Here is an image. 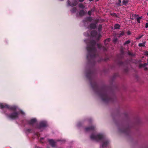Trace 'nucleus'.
<instances>
[{
    "label": "nucleus",
    "instance_id": "nucleus-1",
    "mask_svg": "<svg viewBox=\"0 0 148 148\" xmlns=\"http://www.w3.org/2000/svg\"><path fill=\"white\" fill-rule=\"evenodd\" d=\"M85 42L87 44V49L88 54L87 55V58L88 59L92 58L95 56L96 51L95 49L96 46L100 49H103V51L106 50V49L99 44H96L94 40L90 41V40H85Z\"/></svg>",
    "mask_w": 148,
    "mask_h": 148
},
{
    "label": "nucleus",
    "instance_id": "nucleus-2",
    "mask_svg": "<svg viewBox=\"0 0 148 148\" xmlns=\"http://www.w3.org/2000/svg\"><path fill=\"white\" fill-rule=\"evenodd\" d=\"M0 108L2 109H7V111L10 110L12 111V113L9 115H7L8 117L12 119H16L19 118L21 114H24V113L19 110L16 106H9L4 103H0Z\"/></svg>",
    "mask_w": 148,
    "mask_h": 148
},
{
    "label": "nucleus",
    "instance_id": "nucleus-3",
    "mask_svg": "<svg viewBox=\"0 0 148 148\" xmlns=\"http://www.w3.org/2000/svg\"><path fill=\"white\" fill-rule=\"evenodd\" d=\"M90 138L92 140L98 142H101L102 143L100 146V148L107 147L109 143V140L106 138L101 134H92L90 136Z\"/></svg>",
    "mask_w": 148,
    "mask_h": 148
},
{
    "label": "nucleus",
    "instance_id": "nucleus-4",
    "mask_svg": "<svg viewBox=\"0 0 148 148\" xmlns=\"http://www.w3.org/2000/svg\"><path fill=\"white\" fill-rule=\"evenodd\" d=\"M90 32L88 31L86 33H85L84 35L85 36L92 38L96 40H99V38L101 37V35L99 33H97V32L95 31L92 32L90 33Z\"/></svg>",
    "mask_w": 148,
    "mask_h": 148
},
{
    "label": "nucleus",
    "instance_id": "nucleus-5",
    "mask_svg": "<svg viewBox=\"0 0 148 148\" xmlns=\"http://www.w3.org/2000/svg\"><path fill=\"white\" fill-rule=\"evenodd\" d=\"M48 142L49 144L52 147H55L56 145L57 141H64V140H54L53 139H49L48 140Z\"/></svg>",
    "mask_w": 148,
    "mask_h": 148
},
{
    "label": "nucleus",
    "instance_id": "nucleus-6",
    "mask_svg": "<svg viewBox=\"0 0 148 148\" xmlns=\"http://www.w3.org/2000/svg\"><path fill=\"white\" fill-rule=\"evenodd\" d=\"M27 123L29 125H32L33 126H35L36 124V120L35 119H31L29 121H28Z\"/></svg>",
    "mask_w": 148,
    "mask_h": 148
},
{
    "label": "nucleus",
    "instance_id": "nucleus-7",
    "mask_svg": "<svg viewBox=\"0 0 148 148\" xmlns=\"http://www.w3.org/2000/svg\"><path fill=\"white\" fill-rule=\"evenodd\" d=\"M78 4L77 1L76 0H74L71 3L69 0L67 1V5L68 6H76Z\"/></svg>",
    "mask_w": 148,
    "mask_h": 148
},
{
    "label": "nucleus",
    "instance_id": "nucleus-8",
    "mask_svg": "<svg viewBox=\"0 0 148 148\" xmlns=\"http://www.w3.org/2000/svg\"><path fill=\"white\" fill-rule=\"evenodd\" d=\"M47 126V123L46 121H41L40 123V126L37 127L39 129L41 128L46 127Z\"/></svg>",
    "mask_w": 148,
    "mask_h": 148
},
{
    "label": "nucleus",
    "instance_id": "nucleus-9",
    "mask_svg": "<svg viewBox=\"0 0 148 148\" xmlns=\"http://www.w3.org/2000/svg\"><path fill=\"white\" fill-rule=\"evenodd\" d=\"M95 129V127L93 126L88 127H86L85 129V130L86 132H92Z\"/></svg>",
    "mask_w": 148,
    "mask_h": 148
},
{
    "label": "nucleus",
    "instance_id": "nucleus-10",
    "mask_svg": "<svg viewBox=\"0 0 148 148\" xmlns=\"http://www.w3.org/2000/svg\"><path fill=\"white\" fill-rule=\"evenodd\" d=\"M92 20V18L90 17H89L86 18L85 20L83 21V22L84 23L86 24V23H87V24L89 22H90Z\"/></svg>",
    "mask_w": 148,
    "mask_h": 148
},
{
    "label": "nucleus",
    "instance_id": "nucleus-11",
    "mask_svg": "<svg viewBox=\"0 0 148 148\" xmlns=\"http://www.w3.org/2000/svg\"><path fill=\"white\" fill-rule=\"evenodd\" d=\"M133 16L136 19L137 22L138 23H140V20L142 18V16L139 17L138 16L136 15V14H134L133 15Z\"/></svg>",
    "mask_w": 148,
    "mask_h": 148
},
{
    "label": "nucleus",
    "instance_id": "nucleus-12",
    "mask_svg": "<svg viewBox=\"0 0 148 148\" xmlns=\"http://www.w3.org/2000/svg\"><path fill=\"white\" fill-rule=\"evenodd\" d=\"M96 27V24L95 23H91L90 25L89 28L91 29H94Z\"/></svg>",
    "mask_w": 148,
    "mask_h": 148
},
{
    "label": "nucleus",
    "instance_id": "nucleus-13",
    "mask_svg": "<svg viewBox=\"0 0 148 148\" xmlns=\"http://www.w3.org/2000/svg\"><path fill=\"white\" fill-rule=\"evenodd\" d=\"M110 39L109 38H108L106 39L104 41V43L105 45H106L107 44H108V42L110 41Z\"/></svg>",
    "mask_w": 148,
    "mask_h": 148
},
{
    "label": "nucleus",
    "instance_id": "nucleus-14",
    "mask_svg": "<svg viewBox=\"0 0 148 148\" xmlns=\"http://www.w3.org/2000/svg\"><path fill=\"white\" fill-rule=\"evenodd\" d=\"M85 12L83 10L80 11L79 12V15L80 16H82L84 15Z\"/></svg>",
    "mask_w": 148,
    "mask_h": 148
},
{
    "label": "nucleus",
    "instance_id": "nucleus-15",
    "mask_svg": "<svg viewBox=\"0 0 148 148\" xmlns=\"http://www.w3.org/2000/svg\"><path fill=\"white\" fill-rule=\"evenodd\" d=\"M147 64H148V59L147 60V63H145L141 65V66H142L144 67L145 70H146L147 69V68L145 66Z\"/></svg>",
    "mask_w": 148,
    "mask_h": 148
},
{
    "label": "nucleus",
    "instance_id": "nucleus-16",
    "mask_svg": "<svg viewBox=\"0 0 148 148\" xmlns=\"http://www.w3.org/2000/svg\"><path fill=\"white\" fill-rule=\"evenodd\" d=\"M145 42H143L142 43H139V46L140 47H143L145 46Z\"/></svg>",
    "mask_w": 148,
    "mask_h": 148
},
{
    "label": "nucleus",
    "instance_id": "nucleus-17",
    "mask_svg": "<svg viewBox=\"0 0 148 148\" xmlns=\"http://www.w3.org/2000/svg\"><path fill=\"white\" fill-rule=\"evenodd\" d=\"M77 10V9L74 8H73V10H71V12L72 13H74L75 12H76Z\"/></svg>",
    "mask_w": 148,
    "mask_h": 148
},
{
    "label": "nucleus",
    "instance_id": "nucleus-18",
    "mask_svg": "<svg viewBox=\"0 0 148 148\" xmlns=\"http://www.w3.org/2000/svg\"><path fill=\"white\" fill-rule=\"evenodd\" d=\"M120 27V25L118 24H116L114 26V28L115 29H118Z\"/></svg>",
    "mask_w": 148,
    "mask_h": 148
},
{
    "label": "nucleus",
    "instance_id": "nucleus-19",
    "mask_svg": "<svg viewBox=\"0 0 148 148\" xmlns=\"http://www.w3.org/2000/svg\"><path fill=\"white\" fill-rule=\"evenodd\" d=\"M130 41L129 40H128L126 41L124 44V45L128 44L130 43Z\"/></svg>",
    "mask_w": 148,
    "mask_h": 148
},
{
    "label": "nucleus",
    "instance_id": "nucleus-20",
    "mask_svg": "<svg viewBox=\"0 0 148 148\" xmlns=\"http://www.w3.org/2000/svg\"><path fill=\"white\" fill-rule=\"evenodd\" d=\"M124 33L123 32H122L121 33L119 34V37H120L121 36H123L124 35Z\"/></svg>",
    "mask_w": 148,
    "mask_h": 148
},
{
    "label": "nucleus",
    "instance_id": "nucleus-21",
    "mask_svg": "<svg viewBox=\"0 0 148 148\" xmlns=\"http://www.w3.org/2000/svg\"><path fill=\"white\" fill-rule=\"evenodd\" d=\"M79 7L81 8H84V5L82 4H79Z\"/></svg>",
    "mask_w": 148,
    "mask_h": 148
},
{
    "label": "nucleus",
    "instance_id": "nucleus-22",
    "mask_svg": "<svg viewBox=\"0 0 148 148\" xmlns=\"http://www.w3.org/2000/svg\"><path fill=\"white\" fill-rule=\"evenodd\" d=\"M128 2L127 1H123V5H125L128 3Z\"/></svg>",
    "mask_w": 148,
    "mask_h": 148
},
{
    "label": "nucleus",
    "instance_id": "nucleus-23",
    "mask_svg": "<svg viewBox=\"0 0 148 148\" xmlns=\"http://www.w3.org/2000/svg\"><path fill=\"white\" fill-rule=\"evenodd\" d=\"M143 35L139 36L138 37L136 38V39L137 40H138L140 39L142 36Z\"/></svg>",
    "mask_w": 148,
    "mask_h": 148
},
{
    "label": "nucleus",
    "instance_id": "nucleus-24",
    "mask_svg": "<svg viewBox=\"0 0 148 148\" xmlns=\"http://www.w3.org/2000/svg\"><path fill=\"white\" fill-rule=\"evenodd\" d=\"M101 27H102V26H101V25H99V27H98V30L99 31H100L101 30Z\"/></svg>",
    "mask_w": 148,
    "mask_h": 148
},
{
    "label": "nucleus",
    "instance_id": "nucleus-25",
    "mask_svg": "<svg viewBox=\"0 0 148 148\" xmlns=\"http://www.w3.org/2000/svg\"><path fill=\"white\" fill-rule=\"evenodd\" d=\"M92 11H89L88 12V14L89 15H90L91 14Z\"/></svg>",
    "mask_w": 148,
    "mask_h": 148
},
{
    "label": "nucleus",
    "instance_id": "nucleus-26",
    "mask_svg": "<svg viewBox=\"0 0 148 148\" xmlns=\"http://www.w3.org/2000/svg\"><path fill=\"white\" fill-rule=\"evenodd\" d=\"M145 54L146 56H148V51H147L145 52Z\"/></svg>",
    "mask_w": 148,
    "mask_h": 148
},
{
    "label": "nucleus",
    "instance_id": "nucleus-27",
    "mask_svg": "<svg viewBox=\"0 0 148 148\" xmlns=\"http://www.w3.org/2000/svg\"><path fill=\"white\" fill-rule=\"evenodd\" d=\"M117 39L116 38H115L113 40V41L114 42H115L117 41Z\"/></svg>",
    "mask_w": 148,
    "mask_h": 148
},
{
    "label": "nucleus",
    "instance_id": "nucleus-28",
    "mask_svg": "<svg viewBox=\"0 0 148 148\" xmlns=\"http://www.w3.org/2000/svg\"><path fill=\"white\" fill-rule=\"evenodd\" d=\"M44 139V138H41L40 139V142L42 143H43V140Z\"/></svg>",
    "mask_w": 148,
    "mask_h": 148
},
{
    "label": "nucleus",
    "instance_id": "nucleus-29",
    "mask_svg": "<svg viewBox=\"0 0 148 148\" xmlns=\"http://www.w3.org/2000/svg\"><path fill=\"white\" fill-rule=\"evenodd\" d=\"M148 27V23H146L145 24V27L147 28Z\"/></svg>",
    "mask_w": 148,
    "mask_h": 148
},
{
    "label": "nucleus",
    "instance_id": "nucleus-30",
    "mask_svg": "<svg viewBox=\"0 0 148 148\" xmlns=\"http://www.w3.org/2000/svg\"><path fill=\"white\" fill-rule=\"evenodd\" d=\"M127 34L128 35H129L131 34V33H130V31L127 32Z\"/></svg>",
    "mask_w": 148,
    "mask_h": 148
},
{
    "label": "nucleus",
    "instance_id": "nucleus-31",
    "mask_svg": "<svg viewBox=\"0 0 148 148\" xmlns=\"http://www.w3.org/2000/svg\"><path fill=\"white\" fill-rule=\"evenodd\" d=\"M79 1L80 2H82L84 0H79Z\"/></svg>",
    "mask_w": 148,
    "mask_h": 148
},
{
    "label": "nucleus",
    "instance_id": "nucleus-32",
    "mask_svg": "<svg viewBox=\"0 0 148 148\" xmlns=\"http://www.w3.org/2000/svg\"><path fill=\"white\" fill-rule=\"evenodd\" d=\"M111 15H115L116 16V14L115 13L114 14H112Z\"/></svg>",
    "mask_w": 148,
    "mask_h": 148
},
{
    "label": "nucleus",
    "instance_id": "nucleus-33",
    "mask_svg": "<svg viewBox=\"0 0 148 148\" xmlns=\"http://www.w3.org/2000/svg\"><path fill=\"white\" fill-rule=\"evenodd\" d=\"M120 2H119V3H118L117 5H120Z\"/></svg>",
    "mask_w": 148,
    "mask_h": 148
},
{
    "label": "nucleus",
    "instance_id": "nucleus-34",
    "mask_svg": "<svg viewBox=\"0 0 148 148\" xmlns=\"http://www.w3.org/2000/svg\"><path fill=\"white\" fill-rule=\"evenodd\" d=\"M119 2H120V3H121V1L120 0H119Z\"/></svg>",
    "mask_w": 148,
    "mask_h": 148
},
{
    "label": "nucleus",
    "instance_id": "nucleus-35",
    "mask_svg": "<svg viewBox=\"0 0 148 148\" xmlns=\"http://www.w3.org/2000/svg\"><path fill=\"white\" fill-rule=\"evenodd\" d=\"M27 131L29 132H30V130L29 129H28Z\"/></svg>",
    "mask_w": 148,
    "mask_h": 148
},
{
    "label": "nucleus",
    "instance_id": "nucleus-36",
    "mask_svg": "<svg viewBox=\"0 0 148 148\" xmlns=\"http://www.w3.org/2000/svg\"><path fill=\"white\" fill-rule=\"evenodd\" d=\"M93 0H89L90 1H93Z\"/></svg>",
    "mask_w": 148,
    "mask_h": 148
},
{
    "label": "nucleus",
    "instance_id": "nucleus-37",
    "mask_svg": "<svg viewBox=\"0 0 148 148\" xmlns=\"http://www.w3.org/2000/svg\"><path fill=\"white\" fill-rule=\"evenodd\" d=\"M129 55H132V54H131V53H130V54H129Z\"/></svg>",
    "mask_w": 148,
    "mask_h": 148
},
{
    "label": "nucleus",
    "instance_id": "nucleus-38",
    "mask_svg": "<svg viewBox=\"0 0 148 148\" xmlns=\"http://www.w3.org/2000/svg\"><path fill=\"white\" fill-rule=\"evenodd\" d=\"M77 125H78V126H79V124H78Z\"/></svg>",
    "mask_w": 148,
    "mask_h": 148
},
{
    "label": "nucleus",
    "instance_id": "nucleus-39",
    "mask_svg": "<svg viewBox=\"0 0 148 148\" xmlns=\"http://www.w3.org/2000/svg\"><path fill=\"white\" fill-rule=\"evenodd\" d=\"M147 15L148 16V13H147Z\"/></svg>",
    "mask_w": 148,
    "mask_h": 148
},
{
    "label": "nucleus",
    "instance_id": "nucleus-40",
    "mask_svg": "<svg viewBox=\"0 0 148 148\" xmlns=\"http://www.w3.org/2000/svg\"><path fill=\"white\" fill-rule=\"evenodd\" d=\"M37 136H38V134H37Z\"/></svg>",
    "mask_w": 148,
    "mask_h": 148
},
{
    "label": "nucleus",
    "instance_id": "nucleus-41",
    "mask_svg": "<svg viewBox=\"0 0 148 148\" xmlns=\"http://www.w3.org/2000/svg\"><path fill=\"white\" fill-rule=\"evenodd\" d=\"M40 148V147H39V148Z\"/></svg>",
    "mask_w": 148,
    "mask_h": 148
},
{
    "label": "nucleus",
    "instance_id": "nucleus-42",
    "mask_svg": "<svg viewBox=\"0 0 148 148\" xmlns=\"http://www.w3.org/2000/svg\"><path fill=\"white\" fill-rule=\"evenodd\" d=\"M98 1V0H97V1Z\"/></svg>",
    "mask_w": 148,
    "mask_h": 148
}]
</instances>
